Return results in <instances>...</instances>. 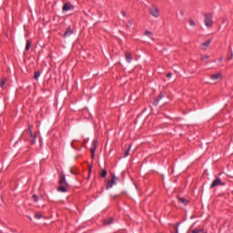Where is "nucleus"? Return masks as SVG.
Masks as SVG:
<instances>
[{"label": "nucleus", "mask_w": 233, "mask_h": 233, "mask_svg": "<svg viewBox=\"0 0 233 233\" xmlns=\"http://www.w3.org/2000/svg\"><path fill=\"white\" fill-rule=\"evenodd\" d=\"M59 187H57L58 192H68V188H70V185L66 182V176L65 173H61L59 177Z\"/></svg>", "instance_id": "f257e3e1"}, {"label": "nucleus", "mask_w": 233, "mask_h": 233, "mask_svg": "<svg viewBox=\"0 0 233 233\" xmlns=\"http://www.w3.org/2000/svg\"><path fill=\"white\" fill-rule=\"evenodd\" d=\"M212 17H213L212 14L205 15L204 23L208 28H212V25H214Z\"/></svg>", "instance_id": "f03ea898"}, {"label": "nucleus", "mask_w": 233, "mask_h": 233, "mask_svg": "<svg viewBox=\"0 0 233 233\" xmlns=\"http://www.w3.org/2000/svg\"><path fill=\"white\" fill-rule=\"evenodd\" d=\"M149 12H150L151 15H153V17H159V15H160L159 9L156 5L151 6L149 9Z\"/></svg>", "instance_id": "7ed1b4c3"}, {"label": "nucleus", "mask_w": 233, "mask_h": 233, "mask_svg": "<svg viewBox=\"0 0 233 233\" xmlns=\"http://www.w3.org/2000/svg\"><path fill=\"white\" fill-rule=\"evenodd\" d=\"M76 6L72 5L71 3H66L64 4L62 10L63 12H70V10H74Z\"/></svg>", "instance_id": "20e7f679"}, {"label": "nucleus", "mask_w": 233, "mask_h": 233, "mask_svg": "<svg viewBox=\"0 0 233 233\" xmlns=\"http://www.w3.org/2000/svg\"><path fill=\"white\" fill-rule=\"evenodd\" d=\"M225 185V183H223V181H221V178H217L215 180H213L211 186H210V188H214L216 187H223Z\"/></svg>", "instance_id": "39448f33"}, {"label": "nucleus", "mask_w": 233, "mask_h": 233, "mask_svg": "<svg viewBox=\"0 0 233 233\" xmlns=\"http://www.w3.org/2000/svg\"><path fill=\"white\" fill-rule=\"evenodd\" d=\"M32 128H34V127L29 126L30 137H33V140L31 141V143L34 145V143H35V139L37 138V134L33 135Z\"/></svg>", "instance_id": "423d86ee"}, {"label": "nucleus", "mask_w": 233, "mask_h": 233, "mask_svg": "<svg viewBox=\"0 0 233 233\" xmlns=\"http://www.w3.org/2000/svg\"><path fill=\"white\" fill-rule=\"evenodd\" d=\"M96 148H97V140L92 142L91 154H96Z\"/></svg>", "instance_id": "0eeeda50"}, {"label": "nucleus", "mask_w": 233, "mask_h": 233, "mask_svg": "<svg viewBox=\"0 0 233 233\" xmlns=\"http://www.w3.org/2000/svg\"><path fill=\"white\" fill-rule=\"evenodd\" d=\"M74 34V31L72 30L71 27H68L66 31L65 32L64 37H68Z\"/></svg>", "instance_id": "6e6552de"}, {"label": "nucleus", "mask_w": 233, "mask_h": 233, "mask_svg": "<svg viewBox=\"0 0 233 233\" xmlns=\"http://www.w3.org/2000/svg\"><path fill=\"white\" fill-rule=\"evenodd\" d=\"M210 78L213 80V81H218V79H221V73H217L215 75H212L210 76Z\"/></svg>", "instance_id": "1a4fd4ad"}, {"label": "nucleus", "mask_w": 233, "mask_h": 233, "mask_svg": "<svg viewBox=\"0 0 233 233\" xmlns=\"http://www.w3.org/2000/svg\"><path fill=\"white\" fill-rule=\"evenodd\" d=\"M114 185H116V181L114 180H109L107 181V184H106V190L112 188L114 187Z\"/></svg>", "instance_id": "9d476101"}, {"label": "nucleus", "mask_w": 233, "mask_h": 233, "mask_svg": "<svg viewBox=\"0 0 233 233\" xmlns=\"http://www.w3.org/2000/svg\"><path fill=\"white\" fill-rule=\"evenodd\" d=\"M125 56H126V59H127V63H132V54L127 52L125 54Z\"/></svg>", "instance_id": "9b49d317"}, {"label": "nucleus", "mask_w": 233, "mask_h": 233, "mask_svg": "<svg viewBox=\"0 0 233 233\" xmlns=\"http://www.w3.org/2000/svg\"><path fill=\"white\" fill-rule=\"evenodd\" d=\"M114 223V218H110L108 219L104 220V225H112Z\"/></svg>", "instance_id": "f8f14e48"}, {"label": "nucleus", "mask_w": 233, "mask_h": 233, "mask_svg": "<svg viewBox=\"0 0 233 233\" xmlns=\"http://www.w3.org/2000/svg\"><path fill=\"white\" fill-rule=\"evenodd\" d=\"M178 201H179V203H182V205H188V200H187L184 198H179Z\"/></svg>", "instance_id": "ddd939ff"}, {"label": "nucleus", "mask_w": 233, "mask_h": 233, "mask_svg": "<svg viewBox=\"0 0 233 233\" xmlns=\"http://www.w3.org/2000/svg\"><path fill=\"white\" fill-rule=\"evenodd\" d=\"M211 43H212V40H208L202 44V46H204V48H208V46H210Z\"/></svg>", "instance_id": "4468645a"}, {"label": "nucleus", "mask_w": 233, "mask_h": 233, "mask_svg": "<svg viewBox=\"0 0 233 233\" xmlns=\"http://www.w3.org/2000/svg\"><path fill=\"white\" fill-rule=\"evenodd\" d=\"M132 149V145H129L127 150L125 152L124 157H127L130 154V150Z\"/></svg>", "instance_id": "2eb2a0df"}, {"label": "nucleus", "mask_w": 233, "mask_h": 233, "mask_svg": "<svg viewBox=\"0 0 233 233\" xmlns=\"http://www.w3.org/2000/svg\"><path fill=\"white\" fill-rule=\"evenodd\" d=\"M30 46H31V43L30 40L26 41V45H25V51L28 52V50H30Z\"/></svg>", "instance_id": "dca6fc26"}, {"label": "nucleus", "mask_w": 233, "mask_h": 233, "mask_svg": "<svg viewBox=\"0 0 233 233\" xmlns=\"http://www.w3.org/2000/svg\"><path fill=\"white\" fill-rule=\"evenodd\" d=\"M40 76H41V72L35 71V79L37 81V79H39Z\"/></svg>", "instance_id": "f3484780"}, {"label": "nucleus", "mask_w": 233, "mask_h": 233, "mask_svg": "<svg viewBox=\"0 0 233 233\" xmlns=\"http://www.w3.org/2000/svg\"><path fill=\"white\" fill-rule=\"evenodd\" d=\"M6 81H7L6 78L2 79V82L0 84L1 88H5V85H6Z\"/></svg>", "instance_id": "a211bd4d"}, {"label": "nucleus", "mask_w": 233, "mask_h": 233, "mask_svg": "<svg viewBox=\"0 0 233 233\" xmlns=\"http://www.w3.org/2000/svg\"><path fill=\"white\" fill-rule=\"evenodd\" d=\"M106 174H107L106 169H103L102 172L100 173V176L101 177H106Z\"/></svg>", "instance_id": "6ab92c4d"}, {"label": "nucleus", "mask_w": 233, "mask_h": 233, "mask_svg": "<svg viewBox=\"0 0 233 233\" xmlns=\"http://www.w3.org/2000/svg\"><path fill=\"white\" fill-rule=\"evenodd\" d=\"M35 219H41V218H43V214H41V213H35Z\"/></svg>", "instance_id": "aec40b11"}, {"label": "nucleus", "mask_w": 233, "mask_h": 233, "mask_svg": "<svg viewBox=\"0 0 233 233\" xmlns=\"http://www.w3.org/2000/svg\"><path fill=\"white\" fill-rule=\"evenodd\" d=\"M144 34H145V35H147V37L152 38V35H153L152 32H150V31H146Z\"/></svg>", "instance_id": "412c9836"}, {"label": "nucleus", "mask_w": 233, "mask_h": 233, "mask_svg": "<svg viewBox=\"0 0 233 233\" xmlns=\"http://www.w3.org/2000/svg\"><path fill=\"white\" fill-rule=\"evenodd\" d=\"M200 232H203V228L201 229L195 228L192 230V233H200Z\"/></svg>", "instance_id": "4be33fe9"}, {"label": "nucleus", "mask_w": 233, "mask_h": 233, "mask_svg": "<svg viewBox=\"0 0 233 233\" xmlns=\"http://www.w3.org/2000/svg\"><path fill=\"white\" fill-rule=\"evenodd\" d=\"M207 59H208V56L203 55V56H201V60H202V61H207Z\"/></svg>", "instance_id": "5701e85b"}, {"label": "nucleus", "mask_w": 233, "mask_h": 233, "mask_svg": "<svg viewBox=\"0 0 233 233\" xmlns=\"http://www.w3.org/2000/svg\"><path fill=\"white\" fill-rule=\"evenodd\" d=\"M34 201L37 202L39 201V197L37 195H33Z\"/></svg>", "instance_id": "b1692460"}, {"label": "nucleus", "mask_w": 233, "mask_h": 233, "mask_svg": "<svg viewBox=\"0 0 233 233\" xmlns=\"http://www.w3.org/2000/svg\"><path fill=\"white\" fill-rule=\"evenodd\" d=\"M190 26H196V22L194 20H189Z\"/></svg>", "instance_id": "393cba45"}, {"label": "nucleus", "mask_w": 233, "mask_h": 233, "mask_svg": "<svg viewBox=\"0 0 233 233\" xmlns=\"http://www.w3.org/2000/svg\"><path fill=\"white\" fill-rule=\"evenodd\" d=\"M117 179H118L117 177H116V175H113L111 180L115 181V183H116V181H117Z\"/></svg>", "instance_id": "a878e982"}, {"label": "nucleus", "mask_w": 233, "mask_h": 233, "mask_svg": "<svg viewBox=\"0 0 233 233\" xmlns=\"http://www.w3.org/2000/svg\"><path fill=\"white\" fill-rule=\"evenodd\" d=\"M71 147H72L73 148H76V140H74V141L71 143Z\"/></svg>", "instance_id": "bb28decb"}, {"label": "nucleus", "mask_w": 233, "mask_h": 233, "mask_svg": "<svg viewBox=\"0 0 233 233\" xmlns=\"http://www.w3.org/2000/svg\"><path fill=\"white\" fill-rule=\"evenodd\" d=\"M167 77H172V74H171V73H168V74L167 75Z\"/></svg>", "instance_id": "cd10ccee"}, {"label": "nucleus", "mask_w": 233, "mask_h": 233, "mask_svg": "<svg viewBox=\"0 0 233 233\" xmlns=\"http://www.w3.org/2000/svg\"><path fill=\"white\" fill-rule=\"evenodd\" d=\"M127 26H132V22H128Z\"/></svg>", "instance_id": "c85d7f7f"}, {"label": "nucleus", "mask_w": 233, "mask_h": 233, "mask_svg": "<svg viewBox=\"0 0 233 233\" xmlns=\"http://www.w3.org/2000/svg\"><path fill=\"white\" fill-rule=\"evenodd\" d=\"M70 172H71V174H76V173H74V170H73V169H70Z\"/></svg>", "instance_id": "c756f323"}, {"label": "nucleus", "mask_w": 233, "mask_h": 233, "mask_svg": "<svg viewBox=\"0 0 233 233\" xmlns=\"http://www.w3.org/2000/svg\"><path fill=\"white\" fill-rule=\"evenodd\" d=\"M123 15H125V12H122Z\"/></svg>", "instance_id": "7c9ffc66"}]
</instances>
